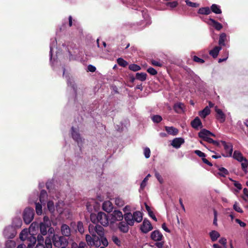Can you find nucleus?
<instances>
[{"label": "nucleus", "mask_w": 248, "mask_h": 248, "mask_svg": "<svg viewBox=\"0 0 248 248\" xmlns=\"http://www.w3.org/2000/svg\"><path fill=\"white\" fill-rule=\"evenodd\" d=\"M209 235L212 241L215 242L219 237L220 234L216 231H212L210 232Z\"/></svg>", "instance_id": "nucleus-29"}, {"label": "nucleus", "mask_w": 248, "mask_h": 248, "mask_svg": "<svg viewBox=\"0 0 248 248\" xmlns=\"http://www.w3.org/2000/svg\"><path fill=\"white\" fill-rule=\"evenodd\" d=\"M178 2L177 1H173L172 2H168L166 3V5L172 8L176 7L178 5Z\"/></svg>", "instance_id": "nucleus-47"}, {"label": "nucleus", "mask_w": 248, "mask_h": 248, "mask_svg": "<svg viewBox=\"0 0 248 248\" xmlns=\"http://www.w3.org/2000/svg\"><path fill=\"white\" fill-rule=\"evenodd\" d=\"M115 204L118 206L122 207L124 204V201L121 198H116L115 199Z\"/></svg>", "instance_id": "nucleus-38"}, {"label": "nucleus", "mask_w": 248, "mask_h": 248, "mask_svg": "<svg viewBox=\"0 0 248 248\" xmlns=\"http://www.w3.org/2000/svg\"><path fill=\"white\" fill-rule=\"evenodd\" d=\"M232 157L239 162H241L242 170L246 172L248 167V160L244 157L242 154L239 151L235 150L233 152Z\"/></svg>", "instance_id": "nucleus-3"}, {"label": "nucleus", "mask_w": 248, "mask_h": 248, "mask_svg": "<svg viewBox=\"0 0 248 248\" xmlns=\"http://www.w3.org/2000/svg\"><path fill=\"white\" fill-rule=\"evenodd\" d=\"M49 227L48 225H46L44 223L40 224V230L41 233L43 235H46L47 233V229Z\"/></svg>", "instance_id": "nucleus-32"}, {"label": "nucleus", "mask_w": 248, "mask_h": 248, "mask_svg": "<svg viewBox=\"0 0 248 248\" xmlns=\"http://www.w3.org/2000/svg\"><path fill=\"white\" fill-rule=\"evenodd\" d=\"M117 62L119 65L123 67H125L128 65V62L122 58L117 59Z\"/></svg>", "instance_id": "nucleus-36"}, {"label": "nucleus", "mask_w": 248, "mask_h": 248, "mask_svg": "<svg viewBox=\"0 0 248 248\" xmlns=\"http://www.w3.org/2000/svg\"><path fill=\"white\" fill-rule=\"evenodd\" d=\"M211 12H212L216 14H220L222 13V11L219 5L216 4H213L211 6Z\"/></svg>", "instance_id": "nucleus-27"}, {"label": "nucleus", "mask_w": 248, "mask_h": 248, "mask_svg": "<svg viewBox=\"0 0 248 248\" xmlns=\"http://www.w3.org/2000/svg\"><path fill=\"white\" fill-rule=\"evenodd\" d=\"M46 187L47 189L50 190L52 188L53 183L51 181H47L46 183Z\"/></svg>", "instance_id": "nucleus-58"}, {"label": "nucleus", "mask_w": 248, "mask_h": 248, "mask_svg": "<svg viewBox=\"0 0 248 248\" xmlns=\"http://www.w3.org/2000/svg\"><path fill=\"white\" fill-rule=\"evenodd\" d=\"M226 34L225 33H222L220 34L218 40V44L219 46H225V41L226 40Z\"/></svg>", "instance_id": "nucleus-31"}, {"label": "nucleus", "mask_w": 248, "mask_h": 248, "mask_svg": "<svg viewBox=\"0 0 248 248\" xmlns=\"http://www.w3.org/2000/svg\"><path fill=\"white\" fill-rule=\"evenodd\" d=\"M155 246L158 248H162L163 247L164 242V241H156Z\"/></svg>", "instance_id": "nucleus-55"}, {"label": "nucleus", "mask_w": 248, "mask_h": 248, "mask_svg": "<svg viewBox=\"0 0 248 248\" xmlns=\"http://www.w3.org/2000/svg\"><path fill=\"white\" fill-rule=\"evenodd\" d=\"M233 209L236 212L242 213L243 212V210L240 207L239 203L237 202H235L233 205Z\"/></svg>", "instance_id": "nucleus-42"}, {"label": "nucleus", "mask_w": 248, "mask_h": 248, "mask_svg": "<svg viewBox=\"0 0 248 248\" xmlns=\"http://www.w3.org/2000/svg\"><path fill=\"white\" fill-rule=\"evenodd\" d=\"M47 207L49 211L54 209L53 203L52 202H48L47 203Z\"/></svg>", "instance_id": "nucleus-59"}, {"label": "nucleus", "mask_w": 248, "mask_h": 248, "mask_svg": "<svg viewBox=\"0 0 248 248\" xmlns=\"http://www.w3.org/2000/svg\"><path fill=\"white\" fill-rule=\"evenodd\" d=\"M134 222H140L142 220V214L140 211H135L132 214Z\"/></svg>", "instance_id": "nucleus-20"}, {"label": "nucleus", "mask_w": 248, "mask_h": 248, "mask_svg": "<svg viewBox=\"0 0 248 248\" xmlns=\"http://www.w3.org/2000/svg\"><path fill=\"white\" fill-rule=\"evenodd\" d=\"M29 235L28 231L27 230H23L21 231L19 235V238L22 241L27 240L28 241H30V237H28Z\"/></svg>", "instance_id": "nucleus-25"}, {"label": "nucleus", "mask_w": 248, "mask_h": 248, "mask_svg": "<svg viewBox=\"0 0 248 248\" xmlns=\"http://www.w3.org/2000/svg\"><path fill=\"white\" fill-rule=\"evenodd\" d=\"M215 111L216 112V118L220 123H223L225 121L226 115L222 110L218 108L217 106L215 108Z\"/></svg>", "instance_id": "nucleus-9"}, {"label": "nucleus", "mask_w": 248, "mask_h": 248, "mask_svg": "<svg viewBox=\"0 0 248 248\" xmlns=\"http://www.w3.org/2000/svg\"><path fill=\"white\" fill-rule=\"evenodd\" d=\"M198 136L204 141L212 143L216 146L220 147V143L218 141L214 140L209 137V136L215 137V135L206 129H202L199 132Z\"/></svg>", "instance_id": "nucleus-1"}, {"label": "nucleus", "mask_w": 248, "mask_h": 248, "mask_svg": "<svg viewBox=\"0 0 248 248\" xmlns=\"http://www.w3.org/2000/svg\"><path fill=\"white\" fill-rule=\"evenodd\" d=\"M222 144L225 153H222L221 155L223 156L231 157L232 156L233 151V146L231 143H227L225 141L221 140L220 141Z\"/></svg>", "instance_id": "nucleus-6"}, {"label": "nucleus", "mask_w": 248, "mask_h": 248, "mask_svg": "<svg viewBox=\"0 0 248 248\" xmlns=\"http://www.w3.org/2000/svg\"><path fill=\"white\" fill-rule=\"evenodd\" d=\"M128 224L124 221H121L119 223L118 228L120 231L124 233H126L129 231Z\"/></svg>", "instance_id": "nucleus-19"}, {"label": "nucleus", "mask_w": 248, "mask_h": 248, "mask_svg": "<svg viewBox=\"0 0 248 248\" xmlns=\"http://www.w3.org/2000/svg\"><path fill=\"white\" fill-rule=\"evenodd\" d=\"M221 49V47L220 46H216L213 49L210 50L209 54L212 56L213 58H216Z\"/></svg>", "instance_id": "nucleus-23"}, {"label": "nucleus", "mask_w": 248, "mask_h": 248, "mask_svg": "<svg viewBox=\"0 0 248 248\" xmlns=\"http://www.w3.org/2000/svg\"><path fill=\"white\" fill-rule=\"evenodd\" d=\"M151 238L154 241H161L163 238V236L160 231L155 230L151 232Z\"/></svg>", "instance_id": "nucleus-11"}, {"label": "nucleus", "mask_w": 248, "mask_h": 248, "mask_svg": "<svg viewBox=\"0 0 248 248\" xmlns=\"http://www.w3.org/2000/svg\"><path fill=\"white\" fill-rule=\"evenodd\" d=\"M35 210L37 215H41L42 213V206L39 202L35 203Z\"/></svg>", "instance_id": "nucleus-39"}, {"label": "nucleus", "mask_w": 248, "mask_h": 248, "mask_svg": "<svg viewBox=\"0 0 248 248\" xmlns=\"http://www.w3.org/2000/svg\"><path fill=\"white\" fill-rule=\"evenodd\" d=\"M113 221H121L124 218L122 212L119 210H115L111 214Z\"/></svg>", "instance_id": "nucleus-13"}, {"label": "nucleus", "mask_w": 248, "mask_h": 248, "mask_svg": "<svg viewBox=\"0 0 248 248\" xmlns=\"http://www.w3.org/2000/svg\"><path fill=\"white\" fill-rule=\"evenodd\" d=\"M97 223H100L103 226H107L108 225V219L107 215L103 212L98 213L96 217Z\"/></svg>", "instance_id": "nucleus-7"}, {"label": "nucleus", "mask_w": 248, "mask_h": 248, "mask_svg": "<svg viewBox=\"0 0 248 248\" xmlns=\"http://www.w3.org/2000/svg\"><path fill=\"white\" fill-rule=\"evenodd\" d=\"M151 151L150 149L148 147H146L144 150V154L145 157L146 158H148L150 156Z\"/></svg>", "instance_id": "nucleus-51"}, {"label": "nucleus", "mask_w": 248, "mask_h": 248, "mask_svg": "<svg viewBox=\"0 0 248 248\" xmlns=\"http://www.w3.org/2000/svg\"><path fill=\"white\" fill-rule=\"evenodd\" d=\"M153 226L150 221L144 219L140 227L141 232L144 233H147L153 229Z\"/></svg>", "instance_id": "nucleus-8"}, {"label": "nucleus", "mask_w": 248, "mask_h": 248, "mask_svg": "<svg viewBox=\"0 0 248 248\" xmlns=\"http://www.w3.org/2000/svg\"><path fill=\"white\" fill-rule=\"evenodd\" d=\"M100 237V238L101 239V241L102 242V245L104 246V247H107L108 246V240L107 238L104 236V234L101 236H99Z\"/></svg>", "instance_id": "nucleus-45"}, {"label": "nucleus", "mask_w": 248, "mask_h": 248, "mask_svg": "<svg viewBox=\"0 0 248 248\" xmlns=\"http://www.w3.org/2000/svg\"><path fill=\"white\" fill-rule=\"evenodd\" d=\"M148 73L153 76H155L157 74V71L153 67H149L147 70Z\"/></svg>", "instance_id": "nucleus-49"}, {"label": "nucleus", "mask_w": 248, "mask_h": 248, "mask_svg": "<svg viewBox=\"0 0 248 248\" xmlns=\"http://www.w3.org/2000/svg\"><path fill=\"white\" fill-rule=\"evenodd\" d=\"M103 209L107 212L110 213L112 211L113 206L109 201H107L103 204Z\"/></svg>", "instance_id": "nucleus-22"}, {"label": "nucleus", "mask_w": 248, "mask_h": 248, "mask_svg": "<svg viewBox=\"0 0 248 248\" xmlns=\"http://www.w3.org/2000/svg\"><path fill=\"white\" fill-rule=\"evenodd\" d=\"M151 64L154 66H157L159 67H162L163 65L162 63L154 60H152L151 61Z\"/></svg>", "instance_id": "nucleus-54"}, {"label": "nucleus", "mask_w": 248, "mask_h": 248, "mask_svg": "<svg viewBox=\"0 0 248 248\" xmlns=\"http://www.w3.org/2000/svg\"><path fill=\"white\" fill-rule=\"evenodd\" d=\"M152 120L154 123H159L162 120V118L159 115H155L152 117Z\"/></svg>", "instance_id": "nucleus-43"}, {"label": "nucleus", "mask_w": 248, "mask_h": 248, "mask_svg": "<svg viewBox=\"0 0 248 248\" xmlns=\"http://www.w3.org/2000/svg\"><path fill=\"white\" fill-rule=\"evenodd\" d=\"M30 242L27 244V248H33L34 245L36 242V238L33 236H31Z\"/></svg>", "instance_id": "nucleus-40"}, {"label": "nucleus", "mask_w": 248, "mask_h": 248, "mask_svg": "<svg viewBox=\"0 0 248 248\" xmlns=\"http://www.w3.org/2000/svg\"><path fill=\"white\" fill-rule=\"evenodd\" d=\"M62 234L65 237H69L71 234L70 228L66 224H62L61 227Z\"/></svg>", "instance_id": "nucleus-10"}, {"label": "nucleus", "mask_w": 248, "mask_h": 248, "mask_svg": "<svg viewBox=\"0 0 248 248\" xmlns=\"http://www.w3.org/2000/svg\"><path fill=\"white\" fill-rule=\"evenodd\" d=\"M194 153L199 157H202V158L206 156V155L200 150H195Z\"/></svg>", "instance_id": "nucleus-53"}, {"label": "nucleus", "mask_w": 248, "mask_h": 248, "mask_svg": "<svg viewBox=\"0 0 248 248\" xmlns=\"http://www.w3.org/2000/svg\"><path fill=\"white\" fill-rule=\"evenodd\" d=\"M112 239L113 242L116 245H117L118 246H120L121 245V241L117 236H113Z\"/></svg>", "instance_id": "nucleus-52"}, {"label": "nucleus", "mask_w": 248, "mask_h": 248, "mask_svg": "<svg viewBox=\"0 0 248 248\" xmlns=\"http://www.w3.org/2000/svg\"><path fill=\"white\" fill-rule=\"evenodd\" d=\"M78 248H88V247L86 245L84 242H80L79 244Z\"/></svg>", "instance_id": "nucleus-64"}, {"label": "nucleus", "mask_w": 248, "mask_h": 248, "mask_svg": "<svg viewBox=\"0 0 248 248\" xmlns=\"http://www.w3.org/2000/svg\"><path fill=\"white\" fill-rule=\"evenodd\" d=\"M148 215L150 216V217H151L153 220H154L155 221H157V218L152 211L148 213Z\"/></svg>", "instance_id": "nucleus-61"}, {"label": "nucleus", "mask_w": 248, "mask_h": 248, "mask_svg": "<svg viewBox=\"0 0 248 248\" xmlns=\"http://www.w3.org/2000/svg\"><path fill=\"white\" fill-rule=\"evenodd\" d=\"M34 211L31 207L26 208L23 213V218L26 224H30L34 218Z\"/></svg>", "instance_id": "nucleus-5"}, {"label": "nucleus", "mask_w": 248, "mask_h": 248, "mask_svg": "<svg viewBox=\"0 0 248 248\" xmlns=\"http://www.w3.org/2000/svg\"><path fill=\"white\" fill-rule=\"evenodd\" d=\"M235 222L236 223H238L241 227H244L246 226V224L245 222L242 221L239 219H238V218L235 219Z\"/></svg>", "instance_id": "nucleus-57"}, {"label": "nucleus", "mask_w": 248, "mask_h": 248, "mask_svg": "<svg viewBox=\"0 0 248 248\" xmlns=\"http://www.w3.org/2000/svg\"><path fill=\"white\" fill-rule=\"evenodd\" d=\"M202 161L206 164L208 165V166L211 167L213 166V164L212 163L209 162L207 159H206L205 157L202 158Z\"/></svg>", "instance_id": "nucleus-63"}, {"label": "nucleus", "mask_w": 248, "mask_h": 248, "mask_svg": "<svg viewBox=\"0 0 248 248\" xmlns=\"http://www.w3.org/2000/svg\"><path fill=\"white\" fill-rule=\"evenodd\" d=\"M129 69L133 71L136 72L140 70V67L136 64H132L129 65Z\"/></svg>", "instance_id": "nucleus-41"}, {"label": "nucleus", "mask_w": 248, "mask_h": 248, "mask_svg": "<svg viewBox=\"0 0 248 248\" xmlns=\"http://www.w3.org/2000/svg\"><path fill=\"white\" fill-rule=\"evenodd\" d=\"M219 242L220 244L225 246L227 243V240L225 238H221V239H219Z\"/></svg>", "instance_id": "nucleus-62"}, {"label": "nucleus", "mask_w": 248, "mask_h": 248, "mask_svg": "<svg viewBox=\"0 0 248 248\" xmlns=\"http://www.w3.org/2000/svg\"><path fill=\"white\" fill-rule=\"evenodd\" d=\"M211 110L208 106L199 112V115L202 118H205L207 116L210 114Z\"/></svg>", "instance_id": "nucleus-26"}, {"label": "nucleus", "mask_w": 248, "mask_h": 248, "mask_svg": "<svg viewBox=\"0 0 248 248\" xmlns=\"http://www.w3.org/2000/svg\"><path fill=\"white\" fill-rule=\"evenodd\" d=\"M96 217L97 215L95 214H91V220L93 223L94 224H96V223H97V220H96Z\"/></svg>", "instance_id": "nucleus-56"}, {"label": "nucleus", "mask_w": 248, "mask_h": 248, "mask_svg": "<svg viewBox=\"0 0 248 248\" xmlns=\"http://www.w3.org/2000/svg\"><path fill=\"white\" fill-rule=\"evenodd\" d=\"M198 13L201 15H208L211 13V10L208 7H202L198 10Z\"/></svg>", "instance_id": "nucleus-28"}, {"label": "nucleus", "mask_w": 248, "mask_h": 248, "mask_svg": "<svg viewBox=\"0 0 248 248\" xmlns=\"http://www.w3.org/2000/svg\"><path fill=\"white\" fill-rule=\"evenodd\" d=\"M165 130L169 134L173 136L177 135L178 133V130L173 126H165Z\"/></svg>", "instance_id": "nucleus-24"}, {"label": "nucleus", "mask_w": 248, "mask_h": 248, "mask_svg": "<svg viewBox=\"0 0 248 248\" xmlns=\"http://www.w3.org/2000/svg\"><path fill=\"white\" fill-rule=\"evenodd\" d=\"M95 239H97V238H94L90 235L87 234L86 235V240L89 245H95L94 240Z\"/></svg>", "instance_id": "nucleus-34"}, {"label": "nucleus", "mask_w": 248, "mask_h": 248, "mask_svg": "<svg viewBox=\"0 0 248 248\" xmlns=\"http://www.w3.org/2000/svg\"><path fill=\"white\" fill-rule=\"evenodd\" d=\"M184 142L185 140L183 138H176L172 140L171 145L175 148H179Z\"/></svg>", "instance_id": "nucleus-16"}, {"label": "nucleus", "mask_w": 248, "mask_h": 248, "mask_svg": "<svg viewBox=\"0 0 248 248\" xmlns=\"http://www.w3.org/2000/svg\"><path fill=\"white\" fill-rule=\"evenodd\" d=\"M52 240L54 246L57 248L66 247L68 244L66 237L57 234H53Z\"/></svg>", "instance_id": "nucleus-2"}, {"label": "nucleus", "mask_w": 248, "mask_h": 248, "mask_svg": "<svg viewBox=\"0 0 248 248\" xmlns=\"http://www.w3.org/2000/svg\"><path fill=\"white\" fill-rule=\"evenodd\" d=\"M186 5L191 7H198L200 5L199 3L191 2L189 0H186Z\"/></svg>", "instance_id": "nucleus-44"}, {"label": "nucleus", "mask_w": 248, "mask_h": 248, "mask_svg": "<svg viewBox=\"0 0 248 248\" xmlns=\"http://www.w3.org/2000/svg\"><path fill=\"white\" fill-rule=\"evenodd\" d=\"M217 210L215 209L214 210V220H213V224L216 226H217Z\"/></svg>", "instance_id": "nucleus-50"}, {"label": "nucleus", "mask_w": 248, "mask_h": 248, "mask_svg": "<svg viewBox=\"0 0 248 248\" xmlns=\"http://www.w3.org/2000/svg\"><path fill=\"white\" fill-rule=\"evenodd\" d=\"M70 226L73 228L74 227H77V230L75 231H78L80 234H83L84 232L83 223L81 221H78L77 224L75 222H72L70 224Z\"/></svg>", "instance_id": "nucleus-12"}, {"label": "nucleus", "mask_w": 248, "mask_h": 248, "mask_svg": "<svg viewBox=\"0 0 248 248\" xmlns=\"http://www.w3.org/2000/svg\"><path fill=\"white\" fill-rule=\"evenodd\" d=\"M71 131V134L73 139L77 142L78 144H79L80 143H82V140L79 133L78 131H76L75 130V129L74 127H72Z\"/></svg>", "instance_id": "nucleus-14"}, {"label": "nucleus", "mask_w": 248, "mask_h": 248, "mask_svg": "<svg viewBox=\"0 0 248 248\" xmlns=\"http://www.w3.org/2000/svg\"><path fill=\"white\" fill-rule=\"evenodd\" d=\"M151 177V175L150 174H148L145 178H144L143 181L141 182L140 184V188L142 190H143L145 187L146 186V183L147 181L148 180L149 177Z\"/></svg>", "instance_id": "nucleus-37"}, {"label": "nucleus", "mask_w": 248, "mask_h": 248, "mask_svg": "<svg viewBox=\"0 0 248 248\" xmlns=\"http://www.w3.org/2000/svg\"><path fill=\"white\" fill-rule=\"evenodd\" d=\"M47 198V194L45 190H42L40 193L39 200L41 203H44Z\"/></svg>", "instance_id": "nucleus-30"}, {"label": "nucleus", "mask_w": 248, "mask_h": 248, "mask_svg": "<svg viewBox=\"0 0 248 248\" xmlns=\"http://www.w3.org/2000/svg\"><path fill=\"white\" fill-rule=\"evenodd\" d=\"M209 21L210 22L209 24L212 25L215 29L217 31L220 30L222 28V25L216 20L212 18H209Z\"/></svg>", "instance_id": "nucleus-21"}, {"label": "nucleus", "mask_w": 248, "mask_h": 248, "mask_svg": "<svg viewBox=\"0 0 248 248\" xmlns=\"http://www.w3.org/2000/svg\"><path fill=\"white\" fill-rule=\"evenodd\" d=\"M190 124L191 126L196 130H198L199 128H202V123L198 117H196L193 120H192Z\"/></svg>", "instance_id": "nucleus-15"}, {"label": "nucleus", "mask_w": 248, "mask_h": 248, "mask_svg": "<svg viewBox=\"0 0 248 248\" xmlns=\"http://www.w3.org/2000/svg\"><path fill=\"white\" fill-rule=\"evenodd\" d=\"M124 217L127 223L130 226H133L134 224V219L133 218L132 214L130 212H127L124 214Z\"/></svg>", "instance_id": "nucleus-17"}, {"label": "nucleus", "mask_w": 248, "mask_h": 248, "mask_svg": "<svg viewBox=\"0 0 248 248\" xmlns=\"http://www.w3.org/2000/svg\"><path fill=\"white\" fill-rule=\"evenodd\" d=\"M147 74L145 73H137L136 74V78L141 81H145L146 79Z\"/></svg>", "instance_id": "nucleus-33"}, {"label": "nucleus", "mask_w": 248, "mask_h": 248, "mask_svg": "<svg viewBox=\"0 0 248 248\" xmlns=\"http://www.w3.org/2000/svg\"><path fill=\"white\" fill-rule=\"evenodd\" d=\"M185 105L181 102H178L175 103L173 106L174 110L177 113H181L184 112V109L185 108Z\"/></svg>", "instance_id": "nucleus-18"}, {"label": "nucleus", "mask_w": 248, "mask_h": 248, "mask_svg": "<svg viewBox=\"0 0 248 248\" xmlns=\"http://www.w3.org/2000/svg\"><path fill=\"white\" fill-rule=\"evenodd\" d=\"M89 232L90 233L94 238L99 239V237L96 236V234L98 236H102L104 234V229L100 225L97 224H90L89 226Z\"/></svg>", "instance_id": "nucleus-4"}, {"label": "nucleus", "mask_w": 248, "mask_h": 248, "mask_svg": "<svg viewBox=\"0 0 248 248\" xmlns=\"http://www.w3.org/2000/svg\"><path fill=\"white\" fill-rule=\"evenodd\" d=\"M155 175L160 184H162L163 183V179L159 172L157 171H155Z\"/></svg>", "instance_id": "nucleus-48"}, {"label": "nucleus", "mask_w": 248, "mask_h": 248, "mask_svg": "<svg viewBox=\"0 0 248 248\" xmlns=\"http://www.w3.org/2000/svg\"><path fill=\"white\" fill-rule=\"evenodd\" d=\"M88 69L89 71L91 72H94L96 70V68L95 66L92 65H89L88 66Z\"/></svg>", "instance_id": "nucleus-60"}, {"label": "nucleus", "mask_w": 248, "mask_h": 248, "mask_svg": "<svg viewBox=\"0 0 248 248\" xmlns=\"http://www.w3.org/2000/svg\"><path fill=\"white\" fill-rule=\"evenodd\" d=\"M218 170L219 172L218 173V174L222 177H225L227 175L229 174L228 170L225 168H218Z\"/></svg>", "instance_id": "nucleus-35"}, {"label": "nucleus", "mask_w": 248, "mask_h": 248, "mask_svg": "<svg viewBox=\"0 0 248 248\" xmlns=\"http://www.w3.org/2000/svg\"><path fill=\"white\" fill-rule=\"evenodd\" d=\"M193 61L199 63H203L205 62L204 60L202 59L199 58L197 56H194L193 57Z\"/></svg>", "instance_id": "nucleus-46"}]
</instances>
